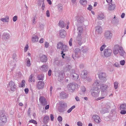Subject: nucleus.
Here are the masks:
<instances>
[{
    "mask_svg": "<svg viewBox=\"0 0 126 126\" xmlns=\"http://www.w3.org/2000/svg\"><path fill=\"white\" fill-rule=\"evenodd\" d=\"M100 86V89L101 92H106L107 91V89L108 87V86L104 84H103L102 83L99 82L98 80H95V82L93 84V86L95 87H98L99 85Z\"/></svg>",
    "mask_w": 126,
    "mask_h": 126,
    "instance_id": "1",
    "label": "nucleus"
},
{
    "mask_svg": "<svg viewBox=\"0 0 126 126\" xmlns=\"http://www.w3.org/2000/svg\"><path fill=\"white\" fill-rule=\"evenodd\" d=\"M92 90L91 91V93L92 96L94 97H97L98 96L99 93L100 92V90L99 88L96 86L95 87L93 85Z\"/></svg>",
    "mask_w": 126,
    "mask_h": 126,
    "instance_id": "2",
    "label": "nucleus"
},
{
    "mask_svg": "<svg viewBox=\"0 0 126 126\" xmlns=\"http://www.w3.org/2000/svg\"><path fill=\"white\" fill-rule=\"evenodd\" d=\"M78 84L75 83H70L67 86V88L69 91L72 92L75 90Z\"/></svg>",
    "mask_w": 126,
    "mask_h": 126,
    "instance_id": "3",
    "label": "nucleus"
},
{
    "mask_svg": "<svg viewBox=\"0 0 126 126\" xmlns=\"http://www.w3.org/2000/svg\"><path fill=\"white\" fill-rule=\"evenodd\" d=\"M76 18L77 22V25L78 26H82L83 23L84 21V18L81 16H77L76 17Z\"/></svg>",
    "mask_w": 126,
    "mask_h": 126,
    "instance_id": "4",
    "label": "nucleus"
},
{
    "mask_svg": "<svg viewBox=\"0 0 126 126\" xmlns=\"http://www.w3.org/2000/svg\"><path fill=\"white\" fill-rule=\"evenodd\" d=\"M98 77L100 79L103 81V82H105L107 80L106 74L104 72H99L98 74Z\"/></svg>",
    "mask_w": 126,
    "mask_h": 126,
    "instance_id": "5",
    "label": "nucleus"
},
{
    "mask_svg": "<svg viewBox=\"0 0 126 126\" xmlns=\"http://www.w3.org/2000/svg\"><path fill=\"white\" fill-rule=\"evenodd\" d=\"M112 52V50L110 49H105L104 50V56L105 57H106L110 56Z\"/></svg>",
    "mask_w": 126,
    "mask_h": 126,
    "instance_id": "6",
    "label": "nucleus"
},
{
    "mask_svg": "<svg viewBox=\"0 0 126 126\" xmlns=\"http://www.w3.org/2000/svg\"><path fill=\"white\" fill-rule=\"evenodd\" d=\"M0 116V123H5L7 121L6 116L3 113L2 111L1 112Z\"/></svg>",
    "mask_w": 126,
    "mask_h": 126,
    "instance_id": "7",
    "label": "nucleus"
},
{
    "mask_svg": "<svg viewBox=\"0 0 126 126\" xmlns=\"http://www.w3.org/2000/svg\"><path fill=\"white\" fill-rule=\"evenodd\" d=\"M82 36L81 34H78L76 41V42L80 46L82 44Z\"/></svg>",
    "mask_w": 126,
    "mask_h": 126,
    "instance_id": "8",
    "label": "nucleus"
},
{
    "mask_svg": "<svg viewBox=\"0 0 126 126\" xmlns=\"http://www.w3.org/2000/svg\"><path fill=\"white\" fill-rule=\"evenodd\" d=\"M112 34L110 31H107L105 33L104 36L106 39H110L112 38Z\"/></svg>",
    "mask_w": 126,
    "mask_h": 126,
    "instance_id": "9",
    "label": "nucleus"
},
{
    "mask_svg": "<svg viewBox=\"0 0 126 126\" xmlns=\"http://www.w3.org/2000/svg\"><path fill=\"white\" fill-rule=\"evenodd\" d=\"M44 86V83L43 81H39L38 82L37 87L39 89L43 88Z\"/></svg>",
    "mask_w": 126,
    "mask_h": 126,
    "instance_id": "10",
    "label": "nucleus"
},
{
    "mask_svg": "<svg viewBox=\"0 0 126 126\" xmlns=\"http://www.w3.org/2000/svg\"><path fill=\"white\" fill-rule=\"evenodd\" d=\"M60 37L61 38H64L66 36V32L64 30H61L59 31Z\"/></svg>",
    "mask_w": 126,
    "mask_h": 126,
    "instance_id": "11",
    "label": "nucleus"
},
{
    "mask_svg": "<svg viewBox=\"0 0 126 126\" xmlns=\"http://www.w3.org/2000/svg\"><path fill=\"white\" fill-rule=\"evenodd\" d=\"M72 73L71 74V76L73 79L76 80L78 78L79 75L75 72L74 70H72Z\"/></svg>",
    "mask_w": 126,
    "mask_h": 126,
    "instance_id": "12",
    "label": "nucleus"
},
{
    "mask_svg": "<svg viewBox=\"0 0 126 126\" xmlns=\"http://www.w3.org/2000/svg\"><path fill=\"white\" fill-rule=\"evenodd\" d=\"M9 87L11 91H13L16 89V86L14 82L11 81L9 83Z\"/></svg>",
    "mask_w": 126,
    "mask_h": 126,
    "instance_id": "13",
    "label": "nucleus"
},
{
    "mask_svg": "<svg viewBox=\"0 0 126 126\" xmlns=\"http://www.w3.org/2000/svg\"><path fill=\"white\" fill-rule=\"evenodd\" d=\"M39 101L43 106H45L47 105V101L46 99L44 97H41L39 99Z\"/></svg>",
    "mask_w": 126,
    "mask_h": 126,
    "instance_id": "14",
    "label": "nucleus"
},
{
    "mask_svg": "<svg viewBox=\"0 0 126 126\" xmlns=\"http://www.w3.org/2000/svg\"><path fill=\"white\" fill-rule=\"evenodd\" d=\"M120 47H119L118 45H116L114 46L113 52L114 55H116L119 52Z\"/></svg>",
    "mask_w": 126,
    "mask_h": 126,
    "instance_id": "15",
    "label": "nucleus"
},
{
    "mask_svg": "<svg viewBox=\"0 0 126 126\" xmlns=\"http://www.w3.org/2000/svg\"><path fill=\"white\" fill-rule=\"evenodd\" d=\"M39 58L41 61L43 63L46 62L48 60V58L46 56L43 54L41 56H40Z\"/></svg>",
    "mask_w": 126,
    "mask_h": 126,
    "instance_id": "16",
    "label": "nucleus"
},
{
    "mask_svg": "<svg viewBox=\"0 0 126 126\" xmlns=\"http://www.w3.org/2000/svg\"><path fill=\"white\" fill-rule=\"evenodd\" d=\"M87 71L86 70H84L82 72L81 77L83 79H85L87 77Z\"/></svg>",
    "mask_w": 126,
    "mask_h": 126,
    "instance_id": "17",
    "label": "nucleus"
},
{
    "mask_svg": "<svg viewBox=\"0 0 126 126\" xmlns=\"http://www.w3.org/2000/svg\"><path fill=\"white\" fill-rule=\"evenodd\" d=\"M60 96L62 98L64 99L68 97V95L67 94L64 92H62L60 93Z\"/></svg>",
    "mask_w": 126,
    "mask_h": 126,
    "instance_id": "18",
    "label": "nucleus"
},
{
    "mask_svg": "<svg viewBox=\"0 0 126 126\" xmlns=\"http://www.w3.org/2000/svg\"><path fill=\"white\" fill-rule=\"evenodd\" d=\"M115 7V6L114 4L111 3L109 4L108 9L110 11H112L114 10Z\"/></svg>",
    "mask_w": 126,
    "mask_h": 126,
    "instance_id": "19",
    "label": "nucleus"
},
{
    "mask_svg": "<svg viewBox=\"0 0 126 126\" xmlns=\"http://www.w3.org/2000/svg\"><path fill=\"white\" fill-rule=\"evenodd\" d=\"M48 69V66L45 64L43 65L41 68V69L42 71L44 72L47 71Z\"/></svg>",
    "mask_w": 126,
    "mask_h": 126,
    "instance_id": "20",
    "label": "nucleus"
},
{
    "mask_svg": "<svg viewBox=\"0 0 126 126\" xmlns=\"http://www.w3.org/2000/svg\"><path fill=\"white\" fill-rule=\"evenodd\" d=\"M59 26L62 28L64 27L66 25L65 23L62 20H60L59 21L58 23Z\"/></svg>",
    "mask_w": 126,
    "mask_h": 126,
    "instance_id": "21",
    "label": "nucleus"
},
{
    "mask_svg": "<svg viewBox=\"0 0 126 126\" xmlns=\"http://www.w3.org/2000/svg\"><path fill=\"white\" fill-rule=\"evenodd\" d=\"M54 64L55 65H56L58 66H60L62 65L61 62L58 60H55Z\"/></svg>",
    "mask_w": 126,
    "mask_h": 126,
    "instance_id": "22",
    "label": "nucleus"
},
{
    "mask_svg": "<svg viewBox=\"0 0 126 126\" xmlns=\"http://www.w3.org/2000/svg\"><path fill=\"white\" fill-rule=\"evenodd\" d=\"M63 74L62 73H60L58 76V79L60 82L63 79Z\"/></svg>",
    "mask_w": 126,
    "mask_h": 126,
    "instance_id": "23",
    "label": "nucleus"
},
{
    "mask_svg": "<svg viewBox=\"0 0 126 126\" xmlns=\"http://www.w3.org/2000/svg\"><path fill=\"white\" fill-rule=\"evenodd\" d=\"M82 26H80L79 25H78V30L79 31V32H78V34H80L81 35L82 33L83 32V28Z\"/></svg>",
    "mask_w": 126,
    "mask_h": 126,
    "instance_id": "24",
    "label": "nucleus"
},
{
    "mask_svg": "<svg viewBox=\"0 0 126 126\" xmlns=\"http://www.w3.org/2000/svg\"><path fill=\"white\" fill-rule=\"evenodd\" d=\"M96 32L99 33H101L102 32V30L101 27L100 26H97L95 27Z\"/></svg>",
    "mask_w": 126,
    "mask_h": 126,
    "instance_id": "25",
    "label": "nucleus"
},
{
    "mask_svg": "<svg viewBox=\"0 0 126 126\" xmlns=\"http://www.w3.org/2000/svg\"><path fill=\"white\" fill-rule=\"evenodd\" d=\"M49 120V118L48 116H45L43 119V121L44 123L45 124H47Z\"/></svg>",
    "mask_w": 126,
    "mask_h": 126,
    "instance_id": "26",
    "label": "nucleus"
},
{
    "mask_svg": "<svg viewBox=\"0 0 126 126\" xmlns=\"http://www.w3.org/2000/svg\"><path fill=\"white\" fill-rule=\"evenodd\" d=\"M38 40V37L36 36H34L32 37V41L33 43L37 42Z\"/></svg>",
    "mask_w": 126,
    "mask_h": 126,
    "instance_id": "27",
    "label": "nucleus"
},
{
    "mask_svg": "<svg viewBox=\"0 0 126 126\" xmlns=\"http://www.w3.org/2000/svg\"><path fill=\"white\" fill-rule=\"evenodd\" d=\"M71 66L70 65H67L64 68L65 71H69L71 68Z\"/></svg>",
    "mask_w": 126,
    "mask_h": 126,
    "instance_id": "28",
    "label": "nucleus"
},
{
    "mask_svg": "<svg viewBox=\"0 0 126 126\" xmlns=\"http://www.w3.org/2000/svg\"><path fill=\"white\" fill-rule=\"evenodd\" d=\"M119 52L121 56H123L124 55L125 52L123 50V48L122 47H120Z\"/></svg>",
    "mask_w": 126,
    "mask_h": 126,
    "instance_id": "29",
    "label": "nucleus"
},
{
    "mask_svg": "<svg viewBox=\"0 0 126 126\" xmlns=\"http://www.w3.org/2000/svg\"><path fill=\"white\" fill-rule=\"evenodd\" d=\"M67 47L65 45H63L61 47V50L63 51L66 52L67 50Z\"/></svg>",
    "mask_w": 126,
    "mask_h": 126,
    "instance_id": "30",
    "label": "nucleus"
},
{
    "mask_svg": "<svg viewBox=\"0 0 126 126\" xmlns=\"http://www.w3.org/2000/svg\"><path fill=\"white\" fill-rule=\"evenodd\" d=\"M74 51L75 53V57H79V52L80 51V49L78 48H76L75 49Z\"/></svg>",
    "mask_w": 126,
    "mask_h": 126,
    "instance_id": "31",
    "label": "nucleus"
},
{
    "mask_svg": "<svg viewBox=\"0 0 126 126\" xmlns=\"http://www.w3.org/2000/svg\"><path fill=\"white\" fill-rule=\"evenodd\" d=\"M112 22L113 24H118L119 22V20L115 18V16L112 21Z\"/></svg>",
    "mask_w": 126,
    "mask_h": 126,
    "instance_id": "32",
    "label": "nucleus"
},
{
    "mask_svg": "<svg viewBox=\"0 0 126 126\" xmlns=\"http://www.w3.org/2000/svg\"><path fill=\"white\" fill-rule=\"evenodd\" d=\"M44 75L41 74L38 75L37 77V79L38 80H42L43 81L44 80Z\"/></svg>",
    "mask_w": 126,
    "mask_h": 126,
    "instance_id": "33",
    "label": "nucleus"
},
{
    "mask_svg": "<svg viewBox=\"0 0 126 126\" xmlns=\"http://www.w3.org/2000/svg\"><path fill=\"white\" fill-rule=\"evenodd\" d=\"M60 105L61 107L64 108L65 109L67 107V104L64 102H61L60 103Z\"/></svg>",
    "mask_w": 126,
    "mask_h": 126,
    "instance_id": "34",
    "label": "nucleus"
},
{
    "mask_svg": "<svg viewBox=\"0 0 126 126\" xmlns=\"http://www.w3.org/2000/svg\"><path fill=\"white\" fill-rule=\"evenodd\" d=\"M120 110H125L126 109V104L123 103L121 105L120 107Z\"/></svg>",
    "mask_w": 126,
    "mask_h": 126,
    "instance_id": "35",
    "label": "nucleus"
},
{
    "mask_svg": "<svg viewBox=\"0 0 126 126\" xmlns=\"http://www.w3.org/2000/svg\"><path fill=\"white\" fill-rule=\"evenodd\" d=\"M28 81L29 82H32V81L34 82L35 80L33 78V75H31L30 76Z\"/></svg>",
    "mask_w": 126,
    "mask_h": 126,
    "instance_id": "36",
    "label": "nucleus"
},
{
    "mask_svg": "<svg viewBox=\"0 0 126 126\" xmlns=\"http://www.w3.org/2000/svg\"><path fill=\"white\" fill-rule=\"evenodd\" d=\"M2 37L4 39H8L9 38V34L7 33H4Z\"/></svg>",
    "mask_w": 126,
    "mask_h": 126,
    "instance_id": "37",
    "label": "nucleus"
},
{
    "mask_svg": "<svg viewBox=\"0 0 126 126\" xmlns=\"http://www.w3.org/2000/svg\"><path fill=\"white\" fill-rule=\"evenodd\" d=\"M108 112V109L106 108H103L101 111V113L102 114H104Z\"/></svg>",
    "mask_w": 126,
    "mask_h": 126,
    "instance_id": "38",
    "label": "nucleus"
},
{
    "mask_svg": "<svg viewBox=\"0 0 126 126\" xmlns=\"http://www.w3.org/2000/svg\"><path fill=\"white\" fill-rule=\"evenodd\" d=\"M79 2L81 4L83 5H86L87 3L86 0H80Z\"/></svg>",
    "mask_w": 126,
    "mask_h": 126,
    "instance_id": "39",
    "label": "nucleus"
},
{
    "mask_svg": "<svg viewBox=\"0 0 126 126\" xmlns=\"http://www.w3.org/2000/svg\"><path fill=\"white\" fill-rule=\"evenodd\" d=\"M44 0H39V2L42 3V9L43 10H44L45 8V5L44 4Z\"/></svg>",
    "mask_w": 126,
    "mask_h": 126,
    "instance_id": "40",
    "label": "nucleus"
},
{
    "mask_svg": "<svg viewBox=\"0 0 126 126\" xmlns=\"http://www.w3.org/2000/svg\"><path fill=\"white\" fill-rule=\"evenodd\" d=\"M104 17L105 16L103 14H102L99 15L98 16L97 18L99 19L102 20V19L104 18Z\"/></svg>",
    "mask_w": 126,
    "mask_h": 126,
    "instance_id": "41",
    "label": "nucleus"
},
{
    "mask_svg": "<svg viewBox=\"0 0 126 126\" xmlns=\"http://www.w3.org/2000/svg\"><path fill=\"white\" fill-rule=\"evenodd\" d=\"M9 19V17L8 16H6L5 18H1L0 20L3 22H8V21L7 20Z\"/></svg>",
    "mask_w": 126,
    "mask_h": 126,
    "instance_id": "42",
    "label": "nucleus"
},
{
    "mask_svg": "<svg viewBox=\"0 0 126 126\" xmlns=\"http://www.w3.org/2000/svg\"><path fill=\"white\" fill-rule=\"evenodd\" d=\"M101 95L102 96L100 97L97 98L96 99V100H98L103 99L105 97H106V95L104 94L103 93H102Z\"/></svg>",
    "mask_w": 126,
    "mask_h": 126,
    "instance_id": "43",
    "label": "nucleus"
},
{
    "mask_svg": "<svg viewBox=\"0 0 126 126\" xmlns=\"http://www.w3.org/2000/svg\"><path fill=\"white\" fill-rule=\"evenodd\" d=\"M63 44L61 42H60L57 44V48L59 49H61L62 47L63 46Z\"/></svg>",
    "mask_w": 126,
    "mask_h": 126,
    "instance_id": "44",
    "label": "nucleus"
},
{
    "mask_svg": "<svg viewBox=\"0 0 126 126\" xmlns=\"http://www.w3.org/2000/svg\"><path fill=\"white\" fill-rule=\"evenodd\" d=\"M27 62V65L28 66H30L31 65L30 60L29 58H27L26 59Z\"/></svg>",
    "mask_w": 126,
    "mask_h": 126,
    "instance_id": "45",
    "label": "nucleus"
},
{
    "mask_svg": "<svg viewBox=\"0 0 126 126\" xmlns=\"http://www.w3.org/2000/svg\"><path fill=\"white\" fill-rule=\"evenodd\" d=\"M58 110L59 112H62L65 111V108L62 107L59 108L58 109Z\"/></svg>",
    "mask_w": 126,
    "mask_h": 126,
    "instance_id": "46",
    "label": "nucleus"
},
{
    "mask_svg": "<svg viewBox=\"0 0 126 126\" xmlns=\"http://www.w3.org/2000/svg\"><path fill=\"white\" fill-rule=\"evenodd\" d=\"M32 24L34 25L36 23V21H35V20L36 19L35 16H34L32 18Z\"/></svg>",
    "mask_w": 126,
    "mask_h": 126,
    "instance_id": "47",
    "label": "nucleus"
},
{
    "mask_svg": "<svg viewBox=\"0 0 126 126\" xmlns=\"http://www.w3.org/2000/svg\"><path fill=\"white\" fill-rule=\"evenodd\" d=\"M58 8L59 10H62L63 8L62 5L61 4H59L58 5Z\"/></svg>",
    "mask_w": 126,
    "mask_h": 126,
    "instance_id": "48",
    "label": "nucleus"
},
{
    "mask_svg": "<svg viewBox=\"0 0 126 126\" xmlns=\"http://www.w3.org/2000/svg\"><path fill=\"white\" fill-rule=\"evenodd\" d=\"M75 107V106L74 105L72 106L67 111L68 113H70L72 110L74 109Z\"/></svg>",
    "mask_w": 126,
    "mask_h": 126,
    "instance_id": "49",
    "label": "nucleus"
},
{
    "mask_svg": "<svg viewBox=\"0 0 126 126\" xmlns=\"http://www.w3.org/2000/svg\"><path fill=\"white\" fill-rule=\"evenodd\" d=\"M118 82H114V87L115 89H116L118 88Z\"/></svg>",
    "mask_w": 126,
    "mask_h": 126,
    "instance_id": "50",
    "label": "nucleus"
},
{
    "mask_svg": "<svg viewBox=\"0 0 126 126\" xmlns=\"http://www.w3.org/2000/svg\"><path fill=\"white\" fill-rule=\"evenodd\" d=\"M25 81L24 80H23L22 81V82L21 83V86L20 87H25Z\"/></svg>",
    "mask_w": 126,
    "mask_h": 126,
    "instance_id": "51",
    "label": "nucleus"
},
{
    "mask_svg": "<svg viewBox=\"0 0 126 126\" xmlns=\"http://www.w3.org/2000/svg\"><path fill=\"white\" fill-rule=\"evenodd\" d=\"M93 118L94 119V120H96V119H100L98 115H93Z\"/></svg>",
    "mask_w": 126,
    "mask_h": 126,
    "instance_id": "52",
    "label": "nucleus"
},
{
    "mask_svg": "<svg viewBox=\"0 0 126 126\" xmlns=\"http://www.w3.org/2000/svg\"><path fill=\"white\" fill-rule=\"evenodd\" d=\"M81 91L84 92L86 91V89L85 87L84 86H82L81 88Z\"/></svg>",
    "mask_w": 126,
    "mask_h": 126,
    "instance_id": "53",
    "label": "nucleus"
},
{
    "mask_svg": "<svg viewBox=\"0 0 126 126\" xmlns=\"http://www.w3.org/2000/svg\"><path fill=\"white\" fill-rule=\"evenodd\" d=\"M29 122L30 123H33V124H37V123L35 121L33 120H30L29 121Z\"/></svg>",
    "mask_w": 126,
    "mask_h": 126,
    "instance_id": "54",
    "label": "nucleus"
},
{
    "mask_svg": "<svg viewBox=\"0 0 126 126\" xmlns=\"http://www.w3.org/2000/svg\"><path fill=\"white\" fill-rule=\"evenodd\" d=\"M44 25L40 23V26L39 28L41 30H43L44 29Z\"/></svg>",
    "mask_w": 126,
    "mask_h": 126,
    "instance_id": "55",
    "label": "nucleus"
},
{
    "mask_svg": "<svg viewBox=\"0 0 126 126\" xmlns=\"http://www.w3.org/2000/svg\"><path fill=\"white\" fill-rule=\"evenodd\" d=\"M57 120L59 122H61L62 120V118L61 116H59L58 117Z\"/></svg>",
    "mask_w": 126,
    "mask_h": 126,
    "instance_id": "56",
    "label": "nucleus"
},
{
    "mask_svg": "<svg viewBox=\"0 0 126 126\" xmlns=\"http://www.w3.org/2000/svg\"><path fill=\"white\" fill-rule=\"evenodd\" d=\"M28 47L29 46L28 44H26L24 49V50L25 52H26L27 51L28 48Z\"/></svg>",
    "mask_w": 126,
    "mask_h": 126,
    "instance_id": "57",
    "label": "nucleus"
},
{
    "mask_svg": "<svg viewBox=\"0 0 126 126\" xmlns=\"http://www.w3.org/2000/svg\"><path fill=\"white\" fill-rule=\"evenodd\" d=\"M121 111L120 112V113L121 114H125L126 113V111L124 110H121Z\"/></svg>",
    "mask_w": 126,
    "mask_h": 126,
    "instance_id": "58",
    "label": "nucleus"
},
{
    "mask_svg": "<svg viewBox=\"0 0 126 126\" xmlns=\"http://www.w3.org/2000/svg\"><path fill=\"white\" fill-rule=\"evenodd\" d=\"M17 19V16H14L13 17V20L15 22L16 21Z\"/></svg>",
    "mask_w": 126,
    "mask_h": 126,
    "instance_id": "59",
    "label": "nucleus"
},
{
    "mask_svg": "<svg viewBox=\"0 0 126 126\" xmlns=\"http://www.w3.org/2000/svg\"><path fill=\"white\" fill-rule=\"evenodd\" d=\"M125 61L124 60H121L120 62V63L122 65H124L125 63Z\"/></svg>",
    "mask_w": 126,
    "mask_h": 126,
    "instance_id": "60",
    "label": "nucleus"
},
{
    "mask_svg": "<svg viewBox=\"0 0 126 126\" xmlns=\"http://www.w3.org/2000/svg\"><path fill=\"white\" fill-rule=\"evenodd\" d=\"M113 65L116 67H119L120 64L117 63H116L114 64Z\"/></svg>",
    "mask_w": 126,
    "mask_h": 126,
    "instance_id": "61",
    "label": "nucleus"
},
{
    "mask_svg": "<svg viewBox=\"0 0 126 126\" xmlns=\"http://www.w3.org/2000/svg\"><path fill=\"white\" fill-rule=\"evenodd\" d=\"M49 45V44L47 42H45V47L46 48H47Z\"/></svg>",
    "mask_w": 126,
    "mask_h": 126,
    "instance_id": "62",
    "label": "nucleus"
},
{
    "mask_svg": "<svg viewBox=\"0 0 126 126\" xmlns=\"http://www.w3.org/2000/svg\"><path fill=\"white\" fill-rule=\"evenodd\" d=\"M72 38H71L69 42V45L70 46H72Z\"/></svg>",
    "mask_w": 126,
    "mask_h": 126,
    "instance_id": "63",
    "label": "nucleus"
},
{
    "mask_svg": "<svg viewBox=\"0 0 126 126\" xmlns=\"http://www.w3.org/2000/svg\"><path fill=\"white\" fill-rule=\"evenodd\" d=\"M77 125L78 126H82V123L80 121L78 122Z\"/></svg>",
    "mask_w": 126,
    "mask_h": 126,
    "instance_id": "64",
    "label": "nucleus"
}]
</instances>
